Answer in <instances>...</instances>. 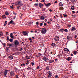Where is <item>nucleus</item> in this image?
<instances>
[{
	"instance_id": "1",
	"label": "nucleus",
	"mask_w": 78,
	"mask_h": 78,
	"mask_svg": "<svg viewBox=\"0 0 78 78\" xmlns=\"http://www.w3.org/2000/svg\"><path fill=\"white\" fill-rule=\"evenodd\" d=\"M47 29L44 27L42 29L41 33H42V34H45L46 33V32H47Z\"/></svg>"
},
{
	"instance_id": "2",
	"label": "nucleus",
	"mask_w": 78,
	"mask_h": 78,
	"mask_svg": "<svg viewBox=\"0 0 78 78\" xmlns=\"http://www.w3.org/2000/svg\"><path fill=\"white\" fill-rule=\"evenodd\" d=\"M14 43L15 45H19V42L17 40H15L14 41Z\"/></svg>"
},
{
	"instance_id": "3",
	"label": "nucleus",
	"mask_w": 78,
	"mask_h": 78,
	"mask_svg": "<svg viewBox=\"0 0 78 78\" xmlns=\"http://www.w3.org/2000/svg\"><path fill=\"white\" fill-rule=\"evenodd\" d=\"M8 70H5V71L3 73V75H4L6 77H7L6 76V75H7V73H8Z\"/></svg>"
},
{
	"instance_id": "4",
	"label": "nucleus",
	"mask_w": 78,
	"mask_h": 78,
	"mask_svg": "<svg viewBox=\"0 0 78 78\" xmlns=\"http://www.w3.org/2000/svg\"><path fill=\"white\" fill-rule=\"evenodd\" d=\"M54 40L56 41H59V37L58 36H55L54 38Z\"/></svg>"
},
{
	"instance_id": "5",
	"label": "nucleus",
	"mask_w": 78,
	"mask_h": 78,
	"mask_svg": "<svg viewBox=\"0 0 78 78\" xmlns=\"http://www.w3.org/2000/svg\"><path fill=\"white\" fill-rule=\"evenodd\" d=\"M51 45V47H53V48H55V47H56V44L55 43H52Z\"/></svg>"
},
{
	"instance_id": "6",
	"label": "nucleus",
	"mask_w": 78,
	"mask_h": 78,
	"mask_svg": "<svg viewBox=\"0 0 78 78\" xmlns=\"http://www.w3.org/2000/svg\"><path fill=\"white\" fill-rule=\"evenodd\" d=\"M14 71H11L10 72V75L11 76H14Z\"/></svg>"
},
{
	"instance_id": "7",
	"label": "nucleus",
	"mask_w": 78,
	"mask_h": 78,
	"mask_svg": "<svg viewBox=\"0 0 78 78\" xmlns=\"http://www.w3.org/2000/svg\"><path fill=\"white\" fill-rule=\"evenodd\" d=\"M22 33L23 35H24V36H26V35L28 34V33L26 31H23L22 32Z\"/></svg>"
},
{
	"instance_id": "8",
	"label": "nucleus",
	"mask_w": 78,
	"mask_h": 78,
	"mask_svg": "<svg viewBox=\"0 0 78 78\" xmlns=\"http://www.w3.org/2000/svg\"><path fill=\"white\" fill-rule=\"evenodd\" d=\"M14 24V22H13V21H12V20L8 24V25H10V24Z\"/></svg>"
},
{
	"instance_id": "9",
	"label": "nucleus",
	"mask_w": 78,
	"mask_h": 78,
	"mask_svg": "<svg viewBox=\"0 0 78 78\" xmlns=\"http://www.w3.org/2000/svg\"><path fill=\"white\" fill-rule=\"evenodd\" d=\"M39 7L41 8L42 6H44V5L42 4V3H40L38 4Z\"/></svg>"
},
{
	"instance_id": "10",
	"label": "nucleus",
	"mask_w": 78,
	"mask_h": 78,
	"mask_svg": "<svg viewBox=\"0 0 78 78\" xmlns=\"http://www.w3.org/2000/svg\"><path fill=\"white\" fill-rule=\"evenodd\" d=\"M42 59H43V60H44L45 61H47V60L48 59V58H46V57H43L42 58Z\"/></svg>"
},
{
	"instance_id": "11",
	"label": "nucleus",
	"mask_w": 78,
	"mask_h": 78,
	"mask_svg": "<svg viewBox=\"0 0 78 78\" xmlns=\"http://www.w3.org/2000/svg\"><path fill=\"white\" fill-rule=\"evenodd\" d=\"M71 58H72V57H69L66 58V60L67 61H70V60H71Z\"/></svg>"
},
{
	"instance_id": "12",
	"label": "nucleus",
	"mask_w": 78,
	"mask_h": 78,
	"mask_svg": "<svg viewBox=\"0 0 78 78\" xmlns=\"http://www.w3.org/2000/svg\"><path fill=\"white\" fill-rule=\"evenodd\" d=\"M7 46H9V47H11L12 46V45L10 43H7Z\"/></svg>"
},
{
	"instance_id": "13",
	"label": "nucleus",
	"mask_w": 78,
	"mask_h": 78,
	"mask_svg": "<svg viewBox=\"0 0 78 78\" xmlns=\"http://www.w3.org/2000/svg\"><path fill=\"white\" fill-rule=\"evenodd\" d=\"M22 6H23V4H21L20 5H18V6L17 7V9H19L20 7Z\"/></svg>"
},
{
	"instance_id": "14",
	"label": "nucleus",
	"mask_w": 78,
	"mask_h": 78,
	"mask_svg": "<svg viewBox=\"0 0 78 78\" xmlns=\"http://www.w3.org/2000/svg\"><path fill=\"white\" fill-rule=\"evenodd\" d=\"M49 75L48 76V78H50V77H51L52 76V73H48Z\"/></svg>"
},
{
	"instance_id": "15",
	"label": "nucleus",
	"mask_w": 78,
	"mask_h": 78,
	"mask_svg": "<svg viewBox=\"0 0 78 78\" xmlns=\"http://www.w3.org/2000/svg\"><path fill=\"white\" fill-rule=\"evenodd\" d=\"M8 58L9 59H13V57L12 55H10L8 57Z\"/></svg>"
},
{
	"instance_id": "16",
	"label": "nucleus",
	"mask_w": 78,
	"mask_h": 78,
	"mask_svg": "<svg viewBox=\"0 0 78 78\" xmlns=\"http://www.w3.org/2000/svg\"><path fill=\"white\" fill-rule=\"evenodd\" d=\"M76 30V28L75 27H72L71 29V31H74Z\"/></svg>"
},
{
	"instance_id": "17",
	"label": "nucleus",
	"mask_w": 78,
	"mask_h": 78,
	"mask_svg": "<svg viewBox=\"0 0 78 78\" xmlns=\"http://www.w3.org/2000/svg\"><path fill=\"white\" fill-rule=\"evenodd\" d=\"M22 2L20 1H19L17 3V4H16V5H18V6H20L21 4H22Z\"/></svg>"
},
{
	"instance_id": "18",
	"label": "nucleus",
	"mask_w": 78,
	"mask_h": 78,
	"mask_svg": "<svg viewBox=\"0 0 78 78\" xmlns=\"http://www.w3.org/2000/svg\"><path fill=\"white\" fill-rule=\"evenodd\" d=\"M64 51H67V52H70V51H69V49H67V48H64Z\"/></svg>"
},
{
	"instance_id": "19",
	"label": "nucleus",
	"mask_w": 78,
	"mask_h": 78,
	"mask_svg": "<svg viewBox=\"0 0 78 78\" xmlns=\"http://www.w3.org/2000/svg\"><path fill=\"white\" fill-rule=\"evenodd\" d=\"M58 6H60V7H61L63 6V4H62V2H60L58 5Z\"/></svg>"
},
{
	"instance_id": "20",
	"label": "nucleus",
	"mask_w": 78,
	"mask_h": 78,
	"mask_svg": "<svg viewBox=\"0 0 78 78\" xmlns=\"http://www.w3.org/2000/svg\"><path fill=\"white\" fill-rule=\"evenodd\" d=\"M45 5L47 7H48V6H50L51 5V3H48L47 4H45Z\"/></svg>"
},
{
	"instance_id": "21",
	"label": "nucleus",
	"mask_w": 78,
	"mask_h": 78,
	"mask_svg": "<svg viewBox=\"0 0 78 78\" xmlns=\"http://www.w3.org/2000/svg\"><path fill=\"white\" fill-rule=\"evenodd\" d=\"M40 19L41 20H44L45 19V17L44 16H41L40 18Z\"/></svg>"
},
{
	"instance_id": "22",
	"label": "nucleus",
	"mask_w": 78,
	"mask_h": 78,
	"mask_svg": "<svg viewBox=\"0 0 78 78\" xmlns=\"http://www.w3.org/2000/svg\"><path fill=\"white\" fill-rule=\"evenodd\" d=\"M13 34H12V33H11L10 35V36L11 38H14L13 36Z\"/></svg>"
},
{
	"instance_id": "23",
	"label": "nucleus",
	"mask_w": 78,
	"mask_h": 78,
	"mask_svg": "<svg viewBox=\"0 0 78 78\" xmlns=\"http://www.w3.org/2000/svg\"><path fill=\"white\" fill-rule=\"evenodd\" d=\"M77 53V51H73V53L74 55H76V53Z\"/></svg>"
},
{
	"instance_id": "24",
	"label": "nucleus",
	"mask_w": 78,
	"mask_h": 78,
	"mask_svg": "<svg viewBox=\"0 0 78 78\" xmlns=\"http://www.w3.org/2000/svg\"><path fill=\"white\" fill-rule=\"evenodd\" d=\"M61 32V33H63V31H64V29H60V30H59Z\"/></svg>"
},
{
	"instance_id": "25",
	"label": "nucleus",
	"mask_w": 78,
	"mask_h": 78,
	"mask_svg": "<svg viewBox=\"0 0 78 78\" xmlns=\"http://www.w3.org/2000/svg\"><path fill=\"white\" fill-rule=\"evenodd\" d=\"M64 9V8L62 7V6L60 7L59 8V10H62Z\"/></svg>"
},
{
	"instance_id": "26",
	"label": "nucleus",
	"mask_w": 78,
	"mask_h": 78,
	"mask_svg": "<svg viewBox=\"0 0 78 78\" xmlns=\"http://www.w3.org/2000/svg\"><path fill=\"white\" fill-rule=\"evenodd\" d=\"M53 62H54V60H50L49 61V63H50V64H51V63H52Z\"/></svg>"
},
{
	"instance_id": "27",
	"label": "nucleus",
	"mask_w": 78,
	"mask_h": 78,
	"mask_svg": "<svg viewBox=\"0 0 78 78\" xmlns=\"http://www.w3.org/2000/svg\"><path fill=\"white\" fill-rule=\"evenodd\" d=\"M5 14L6 16H8L9 14V13H8V12H6V11L5 12Z\"/></svg>"
},
{
	"instance_id": "28",
	"label": "nucleus",
	"mask_w": 78,
	"mask_h": 78,
	"mask_svg": "<svg viewBox=\"0 0 78 78\" xmlns=\"http://www.w3.org/2000/svg\"><path fill=\"white\" fill-rule=\"evenodd\" d=\"M71 9L72 10H74V9H75V7L74 6H72L71 8Z\"/></svg>"
},
{
	"instance_id": "29",
	"label": "nucleus",
	"mask_w": 78,
	"mask_h": 78,
	"mask_svg": "<svg viewBox=\"0 0 78 78\" xmlns=\"http://www.w3.org/2000/svg\"><path fill=\"white\" fill-rule=\"evenodd\" d=\"M3 35V34L2 32H0V36H2Z\"/></svg>"
},
{
	"instance_id": "30",
	"label": "nucleus",
	"mask_w": 78,
	"mask_h": 78,
	"mask_svg": "<svg viewBox=\"0 0 78 78\" xmlns=\"http://www.w3.org/2000/svg\"><path fill=\"white\" fill-rule=\"evenodd\" d=\"M23 9V10H25V9H26V6H25V5L24 6Z\"/></svg>"
},
{
	"instance_id": "31",
	"label": "nucleus",
	"mask_w": 78,
	"mask_h": 78,
	"mask_svg": "<svg viewBox=\"0 0 78 78\" xmlns=\"http://www.w3.org/2000/svg\"><path fill=\"white\" fill-rule=\"evenodd\" d=\"M63 16H64V17H67V15H65V14H63Z\"/></svg>"
},
{
	"instance_id": "32",
	"label": "nucleus",
	"mask_w": 78,
	"mask_h": 78,
	"mask_svg": "<svg viewBox=\"0 0 78 78\" xmlns=\"http://www.w3.org/2000/svg\"><path fill=\"white\" fill-rule=\"evenodd\" d=\"M70 37H72V36H67V39H69L70 38Z\"/></svg>"
},
{
	"instance_id": "33",
	"label": "nucleus",
	"mask_w": 78,
	"mask_h": 78,
	"mask_svg": "<svg viewBox=\"0 0 78 78\" xmlns=\"http://www.w3.org/2000/svg\"><path fill=\"white\" fill-rule=\"evenodd\" d=\"M64 31L65 32H68V30H67V29H66L65 30H64Z\"/></svg>"
},
{
	"instance_id": "34",
	"label": "nucleus",
	"mask_w": 78,
	"mask_h": 78,
	"mask_svg": "<svg viewBox=\"0 0 78 78\" xmlns=\"http://www.w3.org/2000/svg\"><path fill=\"white\" fill-rule=\"evenodd\" d=\"M9 41H10V42H12V41H13V40L12 39H10L9 40Z\"/></svg>"
},
{
	"instance_id": "35",
	"label": "nucleus",
	"mask_w": 78,
	"mask_h": 78,
	"mask_svg": "<svg viewBox=\"0 0 78 78\" xmlns=\"http://www.w3.org/2000/svg\"><path fill=\"white\" fill-rule=\"evenodd\" d=\"M40 27H42V25H43V23H41L40 24Z\"/></svg>"
},
{
	"instance_id": "36",
	"label": "nucleus",
	"mask_w": 78,
	"mask_h": 78,
	"mask_svg": "<svg viewBox=\"0 0 78 78\" xmlns=\"http://www.w3.org/2000/svg\"><path fill=\"white\" fill-rule=\"evenodd\" d=\"M9 48H10V47H6V50H9Z\"/></svg>"
},
{
	"instance_id": "37",
	"label": "nucleus",
	"mask_w": 78,
	"mask_h": 78,
	"mask_svg": "<svg viewBox=\"0 0 78 78\" xmlns=\"http://www.w3.org/2000/svg\"><path fill=\"white\" fill-rule=\"evenodd\" d=\"M46 69L47 70H49V68L48 67V66H47V67L46 68Z\"/></svg>"
},
{
	"instance_id": "38",
	"label": "nucleus",
	"mask_w": 78,
	"mask_h": 78,
	"mask_svg": "<svg viewBox=\"0 0 78 78\" xmlns=\"http://www.w3.org/2000/svg\"><path fill=\"white\" fill-rule=\"evenodd\" d=\"M45 53H47V54H48V55H49L48 53V52H47V51H45V52L44 53V54H45Z\"/></svg>"
},
{
	"instance_id": "39",
	"label": "nucleus",
	"mask_w": 78,
	"mask_h": 78,
	"mask_svg": "<svg viewBox=\"0 0 78 78\" xmlns=\"http://www.w3.org/2000/svg\"><path fill=\"white\" fill-rule=\"evenodd\" d=\"M4 47H5V46H6V44L5 43H4V44H3V43H2Z\"/></svg>"
},
{
	"instance_id": "40",
	"label": "nucleus",
	"mask_w": 78,
	"mask_h": 78,
	"mask_svg": "<svg viewBox=\"0 0 78 78\" xmlns=\"http://www.w3.org/2000/svg\"><path fill=\"white\" fill-rule=\"evenodd\" d=\"M15 76L16 77V78H19V77L18 76V75H16Z\"/></svg>"
},
{
	"instance_id": "41",
	"label": "nucleus",
	"mask_w": 78,
	"mask_h": 78,
	"mask_svg": "<svg viewBox=\"0 0 78 78\" xmlns=\"http://www.w3.org/2000/svg\"><path fill=\"white\" fill-rule=\"evenodd\" d=\"M34 5H35V6H38V4L36 3L34 4Z\"/></svg>"
},
{
	"instance_id": "42",
	"label": "nucleus",
	"mask_w": 78,
	"mask_h": 78,
	"mask_svg": "<svg viewBox=\"0 0 78 78\" xmlns=\"http://www.w3.org/2000/svg\"><path fill=\"white\" fill-rule=\"evenodd\" d=\"M41 47H44V44H41Z\"/></svg>"
},
{
	"instance_id": "43",
	"label": "nucleus",
	"mask_w": 78,
	"mask_h": 78,
	"mask_svg": "<svg viewBox=\"0 0 78 78\" xmlns=\"http://www.w3.org/2000/svg\"><path fill=\"white\" fill-rule=\"evenodd\" d=\"M38 55L39 57H40V56H41V54L39 53L38 54Z\"/></svg>"
},
{
	"instance_id": "44",
	"label": "nucleus",
	"mask_w": 78,
	"mask_h": 78,
	"mask_svg": "<svg viewBox=\"0 0 78 78\" xmlns=\"http://www.w3.org/2000/svg\"><path fill=\"white\" fill-rule=\"evenodd\" d=\"M9 37H7V41H8V40H9Z\"/></svg>"
},
{
	"instance_id": "45",
	"label": "nucleus",
	"mask_w": 78,
	"mask_h": 78,
	"mask_svg": "<svg viewBox=\"0 0 78 78\" xmlns=\"http://www.w3.org/2000/svg\"><path fill=\"white\" fill-rule=\"evenodd\" d=\"M10 8H11V9H14V7H13L12 6H10Z\"/></svg>"
},
{
	"instance_id": "46",
	"label": "nucleus",
	"mask_w": 78,
	"mask_h": 78,
	"mask_svg": "<svg viewBox=\"0 0 78 78\" xmlns=\"http://www.w3.org/2000/svg\"><path fill=\"white\" fill-rule=\"evenodd\" d=\"M4 23L6 25L7 24V21H5Z\"/></svg>"
},
{
	"instance_id": "47",
	"label": "nucleus",
	"mask_w": 78,
	"mask_h": 78,
	"mask_svg": "<svg viewBox=\"0 0 78 78\" xmlns=\"http://www.w3.org/2000/svg\"><path fill=\"white\" fill-rule=\"evenodd\" d=\"M44 26H47V23H44Z\"/></svg>"
},
{
	"instance_id": "48",
	"label": "nucleus",
	"mask_w": 78,
	"mask_h": 78,
	"mask_svg": "<svg viewBox=\"0 0 78 78\" xmlns=\"http://www.w3.org/2000/svg\"><path fill=\"white\" fill-rule=\"evenodd\" d=\"M55 78H58V75H56L55 76Z\"/></svg>"
},
{
	"instance_id": "49",
	"label": "nucleus",
	"mask_w": 78,
	"mask_h": 78,
	"mask_svg": "<svg viewBox=\"0 0 78 78\" xmlns=\"http://www.w3.org/2000/svg\"><path fill=\"white\" fill-rule=\"evenodd\" d=\"M31 64L32 66H34V62H32Z\"/></svg>"
},
{
	"instance_id": "50",
	"label": "nucleus",
	"mask_w": 78,
	"mask_h": 78,
	"mask_svg": "<svg viewBox=\"0 0 78 78\" xmlns=\"http://www.w3.org/2000/svg\"><path fill=\"white\" fill-rule=\"evenodd\" d=\"M75 37L74 38H75V39H76V37H77V35H75Z\"/></svg>"
},
{
	"instance_id": "51",
	"label": "nucleus",
	"mask_w": 78,
	"mask_h": 78,
	"mask_svg": "<svg viewBox=\"0 0 78 78\" xmlns=\"http://www.w3.org/2000/svg\"><path fill=\"white\" fill-rule=\"evenodd\" d=\"M27 69L28 70H30V69H31V68L30 67L27 68Z\"/></svg>"
},
{
	"instance_id": "52",
	"label": "nucleus",
	"mask_w": 78,
	"mask_h": 78,
	"mask_svg": "<svg viewBox=\"0 0 78 78\" xmlns=\"http://www.w3.org/2000/svg\"><path fill=\"white\" fill-rule=\"evenodd\" d=\"M36 25H39V22H37L36 23Z\"/></svg>"
},
{
	"instance_id": "53",
	"label": "nucleus",
	"mask_w": 78,
	"mask_h": 78,
	"mask_svg": "<svg viewBox=\"0 0 78 78\" xmlns=\"http://www.w3.org/2000/svg\"><path fill=\"white\" fill-rule=\"evenodd\" d=\"M36 57H37V58H39V55H36Z\"/></svg>"
},
{
	"instance_id": "54",
	"label": "nucleus",
	"mask_w": 78,
	"mask_h": 78,
	"mask_svg": "<svg viewBox=\"0 0 78 78\" xmlns=\"http://www.w3.org/2000/svg\"><path fill=\"white\" fill-rule=\"evenodd\" d=\"M22 50H23V49H22V48H21L20 49V51H22Z\"/></svg>"
},
{
	"instance_id": "55",
	"label": "nucleus",
	"mask_w": 78,
	"mask_h": 78,
	"mask_svg": "<svg viewBox=\"0 0 78 78\" xmlns=\"http://www.w3.org/2000/svg\"><path fill=\"white\" fill-rule=\"evenodd\" d=\"M27 59H30V57L28 58H26Z\"/></svg>"
},
{
	"instance_id": "56",
	"label": "nucleus",
	"mask_w": 78,
	"mask_h": 78,
	"mask_svg": "<svg viewBox=\"0 0 78 78\" xmlns=\"http://www.w3.org/2000/svg\"><path fill=\"white\" fill-rule=\"evenodd\" d=\"M27 25H31V23H28V24Z\"/></svg>"
},
{
	"instance_id": "57",
	"label": "nucleus",
	"mask_w": 78,
	"mask_h": 78,
	"mask_svg": "<svg viewBox=\"0 0 78 78\" xmlns=\"http://www.w3.org/2000/svg\"><path fill=\"white\" fill-rule=\"evenodd\" d=\"M49 11H50V12H52V10H51V9H49Z\"/></svg>"
},
{
	"instance_id": "58",
	"label": "nucleus",
	"mask_w": 78,
	"mask_h": 78,
	"mask_svg": "<svg viewBox=\"0 0 78 78\" xmlns=\"http://www.w3.org/2000/svg\"><path fill=\"white\" fill-rule=\"evenodd\" d=\"M5 15H2V17H4V16H5Z\"/></svg>"
},
{
	"instance_id": "59",
	"label": "nucleus",
	"mask_w": 78,
	"mask_h": 78,
	"mask_svg": "<svg viewBox=\"0 0 78 78\" xmlns=\"http://www.w3.org/2000/svg\"><path fill=\"white\" fill-rule=\"evenodd\" d=\"M72 12H73V13H75V12L73 11Z\"/></svg>"
},
{
	"instance_id": "60",
	"label": "nucleus",
	"mask_w": 78,
	"mask_h": 78,
	"mask_svg": "<svg viewBox=\"0 0 78 78\" xmlns=\"http://www.w3.org/2000/svg\"><path fill=\"white\" fill-rule=\"evenodd\" d=\"M29 41H30V40H31V38H29Z\"/></svg>"
},
{
	"instance_id": "61",
	"label": "nucleus",
	"mask_w": 78,
	"mask_h": 78,
	"mask_svg": "<svg viewBox=\"0 0 78 78\" xmlns=\"http://www.w3.org/2000/svg\"><path fill=\"white\" fill-rule=\"evenodd\" d=\"M27 63H28L29 64L30 63V62L28 61L27 60Z\"/></svg>"
},
{
	"instance_id": "62",
	"label": "nucleus",
	"mask_w": 78,
	"mask_h": 78,
	"mask_svg": "<svg viewBox=\"0 0 78 78\" xmlns=\"http://www.w3.org/2000/svg\"><path fill=\"white\" fill-rule=\"evenodd\" d=\"M68 27H71V25H68Z\"/></svg>"
},
{
	"instance_id": "63",
	"label": "nucleus",
	"mask_w": 78,
	"mask_h": 78,
	"mask_svg": "<svg viewBox=\"0 0 78 78\" xmlns=\"http://www.w3.org/2000/svg\"><path fill=\"white\" fill-rule=\"evenodd\" d=\"M36 2L37 3H39V1H38V0H36Z\"/></svg>"
},
{
	"instance_id": "64",
	"label": "nucleus",
	"mask_w": 78,
	"mask_h": 78,
	"mask_svg": "<svg viewBox=\"0 0 78 78\" xmlns=\"http://www.w3.org/2000/svg\"><path fill=\"white\" fill-rule=\"evenodd\" d=\"M16 16H14L13 17V19H16Z\"/></svg>"
}]
</instances>
